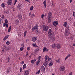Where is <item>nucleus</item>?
Segmentation results:
<instances>
[{
    "instance_id": "obj_58",
    "label": "nucleus",
    "mask_w": 75,
    "mask_h": 75,
    "mask_svg": "<svg viewBox=\"0 0 75 75\" xmlns=\"http://www.w3.org/2000/svg\"><path fill=\"white\" fill-rule=\"evenodd\" d=\"M21 46H22V47H24V44H22L21 45Z\"/></svg>"
},
{
    "instance_id": "obj_22",
    "label": "nucleus",
    "mask_w": 75,
    "mask_h": 75,
    "mask_svg": "<svg viewBox=\"0 0 75 75\" xmlns=\"http://www.w3.org/2000/svg\"><path fill=\"white\" fill-rule=\"evenodd\" d=\"M67 25V22H65L64 23L63 25V26H64V27H66Z\"/></svg>"
},
{
    "instance_id": "obj_45",
    "label": "nucleus",
    "mask_w": 75,
    "mask_h": 75,
    "mask_svg": "<svg viewBox=\"0 0 75 75\" xmlns=\"http://www.w3.org/2000/svg\"><path fill=\"white\" fill-rule=\"evenodd\" d=\"M26 1H28V3H30V0H25Z\"/></svg>"
},
{
    "instance_id": "obj_44",
    "label": "nucleus",
    "mask_w": 75,
    "mask_h": 75,
    "mask_svg": "<svg viewBox=\"0 0 75 75\" xmlns=\"http://www.w3.org/2000/svg\"><path fill=\"white\" fill-rule=\"evenodd\" d=\"M44 16H45V15L42 14L41 16L42 18H43Z\"/></svg>"
},
{
    "instance_id": "obj_3",
    "label": "nucleus",
    "mask_w": 75,
    "mask_h": 75,
    "mask_svg": "<svg viewBox=\"0 0 75 75\" xmlns=\"http://www.w3.org/2000/svg\"><path fill=\"white\" fill-rule=\"evenodd\" d=\"M43 30L44 31H47L48 30V27L44 25H43Z\"/></svg>"
},
{
    "instance_id": "obj_20",
    "label": "nucleus",
    "mask_w": 75,
    "mask_h": 75,
    "mask_svg": "<svg viewBox=\"0 0 75 75\" xmlns=\"http://www.w3.org/2000/svg\"><path fill=\"white\" fill-rule=\"evenodd\" d=\"M51 18H48V22L49 23H50L51 22Z\"/></svg>"
},
{
    "instance_id": "obj_42",
    "label": "nucleus",
    "mask_w": 75,
    "mask_h": 75,
    "mask_svg": "<svg viewBox=\"0 0 75 75\" xmlns=\"http://www.w3.org/2000/svg\"><path fill=\"white\" fill-rule=\"evenodd\" d=\"M5 23H6V24H7V23H8V21H7V19L5 20Z\"/></svg>"
},
{
    "instance_id": "obj_61",
    "label": "nucleus",
    "mask_w": 75,
    "mask_h": 75,
    "mask_svg": "<svg viewBox=\"0 0 75 75\" xmlns=\"http://www.w3.org/2000/svg\"><path fill=\"white\" fill-rule=\"evenodd\" d=\"M32 14H31V12H30V13H29V16H31Z\"/></svg>"
},
{
    "instance_id": "obj_62",
    "label": "nucleus",
    "mask_w": 75,
    "mask_h": 75,
    "mask_svg": "<svg viewBox=\"0 0 75 75\" xmlns=\"http://www.w3.org/2000/svg\"><path fill=\"white\" fill-rule=\"evenodd\" d=\"M37 65H38L39 64V63H38V62H36V63Z\"/></svg>"
},
{
    "instance_id": "obj_63",
    "label": "nucleus",
    "mask_w": 75,
    "mask_h": 75,
    "mask_svg": "<svg viewBox=\"0 0 75 75\" xmlns=\"http://www.w3.org/2000/svg\"><path fill=\"white\" fill-rule=\"evenodd\" d=\"M40 60H39L37 62L39 64H40Z\"/></svg>"
},
{
    "instance_id": "obj_49",
    "label": "nucleus",
    "mask_w": 75,
    "mask_h": 75,
    "mask_svg": "<svg viewBox=\"0 0 75 75\" xmlns=\"http://www.w3.org/2000/svg\"><path fill=\"white\" fill-rule=\"evenodd\" d=\"M40 33V31H38L36 32V34H38V33Z\"/></svg>"
},
{
    "instance_id": "obj_32",
    "label": "nucleus",
    "mask_w": 75,
    "mask_h": 75,
    "mask_svg": "<svg viewBox=\"0 0 75 75\" xmlns=\"http://www.w3.org/2000/svg\"><path fill=\"white\" fill-rule=\"evenodd\" d=\"M1 7H3V8H4V7H5V5H4V3H3L1 4Z\"/></svg>"
},
{
    "instance_id": "obj_34",
    "label": "nucleus",
    "mask_w": 75,
    "mask_h": 75,
    "mask_svg": "<svg viewBox=\"0 0 75 75\" xmlns=\"http://www.w3.org/2000/svg\"><path fill=\"white\" fill-rule=\"evenodd\" d=\"M7 48V46L6 45L4 46V49H5V51Z\"/></svg>"
},
{
    "instance_id": "obj_14",
    "label": "nucleus",
    "mask_w": 75,
    "mask_h": 75,
    "mask_svg": "<svg viewBox=\"0 0 75 75\" xmlns=\"http://www.w3.org/2000/svg\"><path fill=\"white\" fill-rule=\"evenodd\" d=\"M9 35H7L6 36V37L3 39V40L4 41H5V40H6L8 38Z\"/></svg>"
},
{
    "instance_id": "obj_54",
    "label": "nucleus",
    "mask_w": 75,
    "mask_h": 75,
    "mask_svg": "<svg viewBox=\"0 0 75 75\" xmlns=\"http://www.w3.org/2000/svg\"><path fill=\"white\" fill-rule=\"evenodd\" d=\"M48 60L49 61H51V58H48Z\"/></svg>"
},
{
    "instance_id": "obj_35",
    "label": "nucleus",
    "mask_w": 75,
    "mask_h": 75,
    "mask_svg": "<svg viewBox=\"0 0 75 75\" xmlns=\"http://www.w3.org/2000/svg\"><path fill=\"white\" fill-rule=\"evenodd\" d=\"M1 18H2L3 19H4V15L2 14V16H1Z\"/></svg>"
},
{
    "instance_id": "obj_10",
    "label": "nucleus",
    "mask_w": 75,
    "mask_h": 75,
    "mask_svg": "<svg viewBox=\"0 0 75 75\" xmlns=\"http://www.w3.org/2000/svg\"><path fill=\"white\" fill-rule=\"evenodd\" d=\"M12 0H8L7 3L8 5H11L12 4Z\"/></svg>"
},
{
    "instance_id": "obj_36",
    "label": "nucleus",
    "mask_w": 75,
    "mask_h": 75,
    "mask_svg": "<svg viewBox=\"0 0 75 75\" xmlns=\"http://www.w3.org/2000/svg\"><path fill=\"white\" fill-rule=\"evenodd\" d=\"M47 59H48V56L46 55L45 57V60L47 61Z\"/></svg>"
},
{
    "instance_id": "obj_53",
    "label": "nucleus",
    "mask_w": 75,
    "mask_h": 75,
    "mask_svg": "<svg viewBox=\"0 0 75 75\" xmlns=\"http://www.w3.org/2000/svg\"><path fill=\"white\" fill-rule=\"evenodd\" d=\"M30 50V47H27V50H28V51H29Z\"/></svg>"
},
{
    "instance_id": "obj_2",
    "label": "nucleus",
    "mask_w": 75,
    "mask_h": 75,
    "mask_svg": "<svg viewBox=\"0 0 75 75\" xmlns=\"http://www.w3.org/2000/svg\"><path fill=\"white\" fill-rule=\"evenodd\" d=\"M70 34V30L66 29L65 30L64 35L66 36H68Z\"/></svg>"
},
{
    "instance_id": "obj_9",
    "label": "nucleus",
    "mask_w": 75,
    "mask_h": 75,
    "mask_svg": "<svg viewBox=\"0 0 75 75\" xmlns=\"http://www.w3.org/2000/svg\"><path fill=\"white\" fill-rule=\"evenodd\" d=\"M37 40V38L36 37H33L32 39V40L33 42H35V41H36Z\"/></svg>"
},
{
    "instance_id": "obj_12",
    "label": "nucleus",
    "mask_w": 75,
    "mask_h": 75,
    "mask_svg": "<svg viewBox=\"0 0 75 75\" xmlns=\"http://www.w3.org/2000/svg\"><path fill=\"white\" fill-rule=\"evenodd\" d=\"M56 47L57 49H59V48H61V45L60 44H58L57 45Z\"/></svg>"
},
{
    "instance_id": "obj_59",
    "label": "nucleus",
    "mask_w": 75,
    "mask_h": 75,
    "mask_svg": "<svg viewBox=\"0 0 75 75\" xmlns=\"http://www.w3.org/2000/svg\"><path fill=\"white\" fill-rule=\"evenodd\" d=\"M6 23H4V25H3L4 27H5L6 26Z\"/></svg>"
},
{
    "instance_id": "obj_11",
    "label": "nucleus",
    "mask_w": 75,
    "mask_h": 75,
    "mask_svg": "<svg viewBox=\"0 0 75 75\" xmlns=\"http://www.w3.org/2000/svg\"><path fill=\"white\" fill-rule=\"evenodd\" d=\"M18 18L19 19V20H21L23 17L22 16L21 14H19L18 16Z\"/></svg>"
},
{
    "instance_id": "obj_55",
    "label": "nucleus",
    "mask_w": 75,
    "mask_h": 75,
    "mask_svg": "<svg viewBox=\"0 0 75 75\" xmlns=\"http://www.w3.org/2000/svg\"><path fill=\"white\" fill-rule=\"evenodd\" d=\"M28 55V52H27L26 54V57H27V55Z\"/></svg>"
},
{
    "instance_id": "obj_57",
    "label": "nucleus",
    "mask_w": 75,
    "mask_h": 75,
    "mask_svg": "<svg viewBox=\"0 0 75 75\" xmlns=\"http://www.w3.org/2000/svg\"><path fill=\"white\" fill-rule=\"evenodd\" d=\"M24 61H23L21 63V64H24Z\"/></svg>"
},
{
    "instance_id": "obj_41",
    "label": "nucleus",
    "mask_w": 75,
    "mask_h": 75,
    "mask_svg": "<svg viewBox=\"0 0 75 75\" xmlns=\"http://www.w3.org/2000/svg\"><path fill=\"white\" fill-rule=\"evenodd\" d=\"M24 49V47H21L20 48V50L21 51H22L23 50V49Z\"/></svg>"
},
{
    "instance_id": "obj_13",
    "label": "nucleus",
    "mask_w": 75,
    "mask_h": 75,
    "mask_svg": "<svg viewBox=\"0 0 75 75\" xmlns=\"http://www.w3.org/2000/svg\"><path fill=\"white\" fill-rule=\"evenodd\" d=\"M7 74H8V73H9L11 71V69L10 68V67H9L8 69L7 70Z\"/></svg>"
},
{
    "instance_id": "obj_15",
    "label": "nucleus",
    "mask_w": 75,
    "mask_h": 75,
    "mask_svg": "<svg viewBox=\"0 0 75 75\" xmlns=\"http://www.w3.org/2000/svg\"><path fill=\"white\" fill-rule=\"evenodd\" d=\"M49 65L50 67H51V66H52V65H53V63H52V61H51L50 63L49 64Z\"/></svg>"
},
{
    "instance_id": "obj_4",
    "label": "nucleus",
    "mask_w": 75,
    "mask_h": 75,
    "mask_svg": "<svg viewBox=\"0 0 75 75\" xmlns=\"http://www.w3.org/2000/svg\"><path fill=\"white\" fill-rule=\"evenodd\" d=\"M65 68L64 66H61L59 68V70L60 71H62V72H63V71H65Z\"/></svg>"
},
{
    "instance_id": "obj_1",
    "label": "nucleus",
    "mask_w": 75,
    "mask_h": 75,
    "mask_svg": "<svg viewBox=\"0 0 75 75\" xmlns=\"http://www.w3.org/2000/svg\"><path fill=\"white\" fill-rule=\"evenodd\" d=\"M48 35L50 39L53 40V41H55V35L53 34V31L51 29H49V32H48Z\"/></svg>"
},
{
    "instance_id": "obj_52",
    "label": "nucleus",
    "mask_w": 75,
    "mask_h": 75,
    "mask_svg": "<svg viewBox=\"0 0 75 75\" xmlns=\"http://www.w3.org/2000/svg\"><path fill=\"white\" fill-rule=\"evenodd\" d=\"M8 27V25L7 24H6V28H7Z\"/></svg>"
},
{
    "instance_id": "obj_27",
    "label": "nucleus",
    "mask_w": 75,
    "mask_h": 75,
    "mask_svg": "<svg viewBox=\"0 0 75 75\" xmlns=\"http://www.w3.org/2000/svg\"><path fill=\"white\" fill-rule=\"evenodd\" d=\"M27 30H25L23 34L24 37H25V36L26 35V34H27Z\"/></svg>"
},
{
    "instance_id": "obj_6",
    "label": "nucleus",
    "mask_w": 75,
    "mask_h": 75,
    "mask_svg": "<svg viewBox=\"0 0 75 75\" xmlns=\"http://www.w3.org/2000/svg\"><path fill=\"white\" fill-rule=\"evenodd\" d=\"M30 72H29V71L28 70H26L24 71V75H28Z\"/></svg>"
},
{
    "instance_id": "obj_64",
    "label": "nucleus",
    "mask_w": 75,
    "mask_h": 75,
    "mask_svg": "<svg viewBox=\"0 0 75 75\" xmlns=\"http://www.w3.org/2000/svg\"><path fill=\"white\" fill-rule=\"evenodd\" d=\"M31 25H29V28H31Z\"/></svg>"
},
{
    "instance_id": "obj_5",
    "label": "nucleus",
    "mask_w": 75,
    "mask_h": 75,
    "mask_svg": "<svg viewBox=\"0 0 75 75\" xmlns=\"http://www.w3.org/2000/svg\"><path fill=\"white\" fill-rule=\"evenodd\" d=\"M48 61L45 60V61L43 63V65L45 67H47V65H48Z\"/></svg>"
},
{
    "instance_id": "obj_29",
    "label": "nucleus",
    "mask_w": 75,
    "mask_h": 75,
    "mask_svg": "<svg viewBox=\"0 0 75 75\" xmlns=\"http://www.w3.org/2000/svg\"><path fill=\"white\" fill-rule=\"evenodd\" d=\"M65 27L67 28V29H67V30H69V26L68 25H66V27Z\"/></svg>"
},
{
    "instance_id": "obj_50",
    "label": "nucleus",
    "mask_w": 75,
    "mask_h": 75,
    "mask_svg": "<svg viewBox=\"0 0 75 75\" xmlns=\"http://www.w3.org/2000/svg\"><path fill=\"white\" fill-rule=\"evenodd\" d=\"M36 45V44H33L32 45L33 46V47H35Z\"/></svg>"
},
{
    "instance_id": "obj_18",
    "label": "nucleus",
    "mask_w": 75,
    "mask_h": 75,
    "mask_svg": "<svg viewBox=\"0 0 75 75\" xmlns=\"http://www.w3.org/2000/svg\"><path fill=\"white\" fill-rule=\"evenodd\" d=\"M71 55L70 54H69L68 55H67L66 57L64 59L65 60H66V59H67V58H69V57H71Z\"/></svg>"
},
{
    "instance_id": "obj_23",
    "label": "nucleus",
    "mask_w": 75,
    "mask_h": 75,
    "mask_svg": "<svg viewBox=\"0 0 75 75\" xmlns=\"http://www.w3.org/2000/svg\"><path fill=\"white\" fill-rule=\"evenodd\" d=\"M35 61H36V60L34 59L31 60V62L32 64H34Z\"/></svg>"
},
{
    "instance_id": "obj_38",
    "label": "nucleus",
    "mask_w": 75,
    "mask_h": 75,
    "mask_svg": "<svg viewBox=\"0 0 75 75\" xmlns=\"http://www.w3.org/2000/svg\"><path fill=\"white\" fill-rule=\"evenodd\" d=\"M34 8V7L33 6H31L30 8V10H31V11H33V9Z\"/></svg>"
},
{
    "instance_id": "obj_24",
    "label": "nucleus",
    "mask_w": 75,
    "mask_h": 75,
    "mask_svg": "<svg viewBox=\"0 0 75 75\" xmlns=\"http://www.w3.org/2000/svg\"><path fill=\"white\" fill-rule=\"evenodd\" d=\"M41 68L42 70H43V71H45V67L43 66H42L41 67Z\"/></svg>"
},
{
    "instance_id": "obj_43",
    "label": "nucleus",
    "mask_w": 75,
    "mask_h": 75,
    "mask_svg": "<svg viewBox=\"0 0 75 75\" xmlns=\"http://www.w3.org/2000/svg\"><path fill=\"white\" fill-rule=\"evenodd\" d=\"M36 30V29L34 27H33L32 28V31H34V30Z\"/></svg>"
},
{
    "instance_id": "obj_37",
    "label": "nucleus",
    "mask_w": 75,
    "mask_h": 75,
    "mask_svg": "<svg viewBox=\"0 0 75 75\" xmlns=\"http://www.w3.org/2000/svg\"><path fill=\"white\" fill-rule=\"evenodd\" d=\"M45 50H46V47H44L43 50V52H45Z\"/></svg>"
},
{
    "instance_id": "obj_8",
    "label": "nucleus",
    "mask_w": 75,
    "mask_h": 75,
    "mask_svg": "<svg viewBox=\"0 0 75 75\" xmlns=\"http://www.w3.org/2000/svg\"><path fill=\"white\" fill-rule=\"evenodd\" d=\"M48 17L49 18H52V13L51 12H49L48 13Z\"/></svg>"
},
{
    "instance_id": "obj_33",
    "label": "nucleus",
    "mask_w": 75,
    "mask_h": 75,
    "mask_svg": "<svg viewBox=\"0 0 75 75\" xmlns=\"http://www.w3.org/2000/svg\"><path fill=\"white\" fill-rule=\"evenodd\" d=\"M4 13L5 14H8L9 13L7 11H4Z\"/></svg>"
},
{
    "instance_id": "obj_39",
    "label": "nucleus",
    "mask_w": 75,
    "mask_h": 75,
    "mask_svg": "<svg viewBox=\"0 0 75 75\" xmlns=\"http://www.w3.org/2000/svg\"><path fill=\"white\" fill-rule=\"evenodd\" d=\"M6 44L8 45H9V44H10V41H7Z\"/></svg>"
},
{
    "instance_id": "obj_46",
    "label": "nucleus",
    "mask_w": 75,
    "mask_h": 75,
    "mask_svg": "<svg viewBox=\"0 0 75 75\" xmlns=\"http://www.w3.org/2000/svg\"><path fill=\"white\" fill-rule=\"evenodd\" d=\"M73 15L74 17H75V12H73Z\"/></svg>"
},
{
    "instance_id": "obj_47",
    "label": "nucleus",
    "mask_w": 75,
    "mask_h": 75,
    "mask_svg": "<svg viewBox=\"0 0 75 75\" xmlns=\"http://www.w3.org/2000/svg\"><path fill=\"white\" fill-rule=\"evenodd\" d=\"M38 59H39V60H40V59H41V56H39Z\"/></svg>"
},
{
    "instance_id": "obj_48",
    "label": "nucleus",
    "mask_w": 75,
    "mask_h": 75,
    "mask_svg": "<svg viewBox=\"0 0 75 75\" xmlns=\"http://www.w3.org/2000/svg\"><path fill=\"white\" fill-rule=\"evenodd\" d=\"M9 61H10V57H8V62H9Z\"/></svg>"
},
{
    "instance_id": "obj_21",
    "label": "nucleus",
    "mask_w": 75,
    "mask_h": 75,
    "mask_svg": "<svg viewBox=\"0 0 75 75\" xmlns=\"http://www.w3.org/2000/svg\"><path fill=\"white\" fill-rule=\"evenodd\" d=\"M15 23L16 24H19V21L18 20H16L15 21Z\"/></svg>"
},
{
    "instance_id": "obj_31",
    "label": "nucleus",
    "mask_w": 75,
    "mask_h": 75,
    "mask_svg": "<svg viewBox=\"0 0 75 75\" xmlns=\"http://www.w3.org/2000/svg\"><path fill=\"white\" fill-rule=\"evenodd\" d=\"M39 50H40V47H38L36 49V50H35V51L36 52H37V51H38Z\"/></svg>"
},
{
    "instance_id": "obj_40",
    "label": "nucleus",
    "mask_w": 75,
    "mask_h": 75,
    "mask_svg": "<svg viewBox=\"0 0 75 75\" xmlns=\"http://www.w3.org/2000/svg\"><path fill=\"white\" fill-rule=\"evenodd\" d=\"M34 27L35 28V29H36V30H37V29H38V26L37 25H35V26Z\"/></svg>"
},
{
    "instance_id": "obj_51",
    "label": "nucleus",
    "mask_w": 75,
    "mask_h": 75,
    "mask_svg": "<svg viewBox=\"0 0 75 75\" xmlns=\"http://www.w3.org/2000/svg\"><path fill=\"white\" fill-rule=\"evenodd\" d=\"M69 75H72V72H71L69 73Z\"/></svg>"
},
{
    "instance_id": "obj_56",
    "label": "nucleus",
    "mask_w": 75,
    "mask_h": 75,
    "mask_svg": "<svg viewBox=\"0 0 75 75\" xmlns=\"http://www.w3.org/2000/svg\"><path fill=\"white\" fill-rule=\"evenodd\" d=\"M22 69H20V72H21V71H22Z\"/></svg>"
},
{
    "instance_id": "obj_19",
    "label": "nucleus",
    "mask_w": 75,
    "mask_h": 75,
    "mask_svg": "<svg viewBox=\"0 0 75 75\" xmlns=\"http://www.w3.org/2000/svg\"><path fill=\"white\" fill-rule=\"evenodd\" d=\"M10 49H11L10 47H6V49L5 51H8V50H10Z\"/></svg>"
},
{
    "instance_id": "obj_26",
    "label": "nucleus",
    "mask_w": 75,
    "mask_h": 75,
    "mask_svg": "<svg viewBox=\"0 0 75 75\" xmlns=\"http://www.w3.org/2000/svg\"><path fill=\"white\" fill-rule=\"evenodd\" d=\"M61 61V60L60 59V58H59L56 61V62H58V63H59V62H60V61Z\"/></svg>"
},
{
    "instance_id": "obj_16",
    "label": "nucleus",
    "mask_w": 75,
    "mask_h": 75,
    "mask_svg": "<svg viewBox=\"0 0 75 75\" xmlns=\"http://www.w3.org/2000/svg\"><path fill=\"white\" fill-rule=\"evenodd\" d=\"M17 8L18 10H20L21 9V5L20 4H18V5Z\"/></svg>"
},
{
    "instance_id": "obj_7",
    "label": "nucleus",
    "mask_w": 75,
    "mask_h": 75,
    "mask_svg": "<svg viewBox=\"0 0 75 75\" xmlns=\"http://www.w3.org/2000/svg\"><path fill=\"white\" fill-rule=\"evenodd\" d=\"M58 22L57 21H56L53 22V25H54V27H57V25H58Z\"/></svg>"
},
{
    "instance_id": "obj_60",
    "label": "nucleus",
    "mask_w": 75,
    "mask_h": 75,
    "mask_svg": "<svg viewBox=\"0 0 75 75\" xmlns=\"http://www.w3.org/2000/svg\"><path fill=\"white\" fill-rule=\"evenodd\" d=\"M45 51H46V52H47V51H48V49H46V50H45Z\"/></svg>"
},
{
    "instance_id": "obj_25",
    "label": "nucleus",
    "mask_w": 75,
    "mask_h": 75,
    "mask_svg": "<svg viewBox=\"0 0 75 75\" xmlns=\"http://www.w3.org/2000/svg\"><path fill=\"white\" fill-rule=\"evenodd\" d=\"M11 27L10 26L8 30V32H10L11 31Z\"/></svg>"
},
{
    "instance_id": "obj_30",
    "label": "nucleus",
    "mask_w": 75,
    "mask_h": 75,
    "mask_svg": "<svg viewBox=\"0 0 75 75\" xmlns=\"http://www.w3.org/2000/svg\"><path fill=\"white\" fill-rule=\"evenodd\" d=\"M52 46L53 48H55L56 47V45L55 44L52 45Z\"/></svg>"
},
{
    "instance_id": "obj_17",
    "label": "nucleus",
    "mask_w": 75,
    "mask_h": 75,
    "mask_svg": "<svg viewBox=\"0 0 75 75\" xmlns=\"http://www.w3.org/2000/svg\"><path fill=\"white\" fill-rule=\"evenodd\" d=\"M43 4L44 5V6L45 8L47 7V4H46V1H45L43 2Z\"/></svg>"
},
{
    "instance_id": "obj_28",
    "label": "nucleus",
    "mask_w": 75,
    "mask_h": 75,
    "mask_svg": "<svg viewBox=\"0 0 75 75\" xmlns=\"http://www.w3.org/2000/svg\"><path fill=\"white\" fill-rule=\"evenodd\" d=\"M25 68H26V64H24L23 66V69H24Z\"/></svg>"
}]
</instances>
